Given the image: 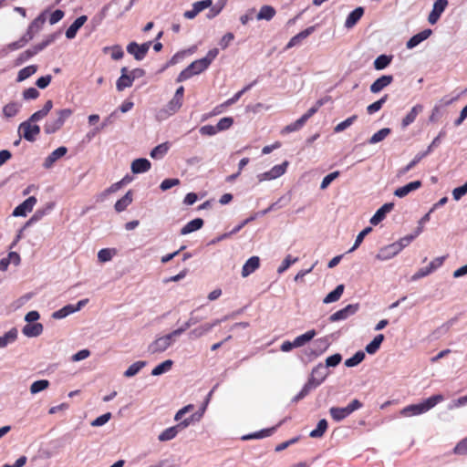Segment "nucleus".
<instances>
[{
  "label": "nucleus",
  "mask_w": 467,
  "mask_h": 467,
  "mask_svg": "<svg viewBox=\"0 0 467 467\" xmlns=\"http://www.w3.org/2000/svg\"><path fill=\"white\" fill-rule=\"evenodd\" d=\"M218 48H213L208 51L206 57L197 59L192 62L186 68H184L177 77V82H182L192 78V76L198 75L206 70L211 63L218 56Z\"/></svg>",
  "instance_id": "f257e3e1"
},
{
  "label": "nucleus",
  "mask_w": 467,
  "mask_h": 467,
  "mask_svg": "<svg viewBox=\"0 0 467 467\" xmlns=\"http://www.w3.org/2000/svg\"><path fill=\"white\" fill-rule=\"evenodd\" d=\"M443 400L444 397L441 394L433 395L420 403L409 405L403 408L400 413L403 417L420 415L435 407L439 402L442 401Z\"/></svg>",
  "instance_id": "f03ea898"
},
{
  "label": "nucleus",
  "mask_w": 467,
  "mask_h": 467,
  "mask_svg": "<svg viewBox=\"0 0 467 467\" xmlns=\"http://www.w3.org/2000/svg\"><path fill=\"white\" fill-rule=\"evenodd\" d=\"M55 113L56 116L48 119L44 125V131L47 134H53L59 130L65 121L73 114V110L71 109H62Z\"/></svg>",
  "instance_id": "7ed1b4c3"
},
{
  "label": "nucleus",
  "mask_w": 467,
  "mask_h": 467,
  "mask_svg": "<svg viewBox=\"0 0 467 467\" xmlns=\"http://www.w3.org/2000/svg\"><path fill=\"white\" fill-rule=\"evenodd\" d=\"M180 335H182V330L175 329L165 336L156 338L149 345L148 351L150 354L164 352L172 344L173 339Z\"/></svg>",
  "instance_id": "20e7f679"
},
{
  "label": "nucleus",
  "mask_w": 467,
  "mask_h": 467,
  "mask_svg": "<svg viewBox=\"0 0 467 467\" xmlns=\"http://www.w3.org/2000/svg\"><path fill=\"white\" fill-rule=\"evenodd\" d=\"M46 16H47V11H44L36 19H34V21L30 24L29 27L27 29V32L25 35V36L23 37V39L20 40L19 42L11 44L10 47H12L13 49L19 48V47H23L26 42H27L28 40H31L34 36V34L38 32L41 29V27L43 26V25L45 24V22L47 20Z\"/></svg>",
  "instance_id": "39448f33"
},
{
  "label": "nucleus",
  "mask_w": 467,
  "mask_h": 467,
  "mask_svg": "<svg viewBox=\"0 0 467 467\" xmlns=\"http://www.w3.org/2000/svg\"><path fill=\"white\" fill-rule=\"evenodd\" d=\"M362 407V403L358 400H353L347 407L339 408V407H332L329 410V413L331 418L335 421H341L347 417H348L352 412L360 409Z\"/></svg>",
  "instance_id": "423d86ee"
},
{
  "label": "nucleus",
  "mask_w": 467,
  "mask_h": 467,
  "mask_svg": "<svg viewBox=\"0 0 467 467\" xmlns=\"http://www.w3.org/2000/svg\"><path fill=\"white\" fill-rule=\"evenodd\" d=\"M35 123V121H30V119L22 122L18 127L20 137L28 141H35L40 133V127Z\"/></svg>",
  "instance_id": "0eeeda50"
},
{
  "label": "nucleus",
  "mask_w": 467,
  "mask_h": 467,
  "mask_svg": "<svg viewBox=\"0 0 467 467\" xmlns=\"http://www.w3.org/2000/svg\"><path fill=\"white\" fill-rule=\"evenodd\" d=\"M151 42H146L141 45L137 44L136 42H130L127 46V51L130 55L134 57L136 60H142L145 56L147 55L150 47Z\"/></svg>",
  "instance_id": "6e6552de"
},
{
  "label": "nucleus",
  "mask_w": 467,
  "mask_h": 467,
  "mask_svg": "<svg viewBox=\"0 0 467 467\" xmlns=\"http://www.w3.org/2000/svg\"><path fill=\"white\" fill-rule=\"evenodd\" d=\"M88 299H83L78 301L77 305H67L60 308L59 310L55 311L52 314V317L54 319L65 318L70 314L79 311L88 303Z\"/></svg>",
  "instance_id": "1a4fd4ad"
},
{
  "label": "nucleus",
  "mask_w": 467,
  "mask_h": 467,
  "mask_svg": "<svg viewBox=\"0 0 467 467\" xmlns=\"http://www.w3.org/2000/svg\"><path fill=\"white\" fill-rule=\"evenodd\" d=\"M328 374L327 368L324 364L319 363L313 368L311 377L307 382L312 383L313 387L316 388L326 379Z\"/></svg>",
  "instance_id": "9d476101"
},
{
  "label": "nucleus",
  "mask_w": 467,
  "mask_h": 467,
  "mask_svg": "<svg viewBox=\"0 0 467 467\" xmlns=\"http://www.w3.org/2000/svg\"><path fill=\"white\" fill-rule=\"evenodd\" d=\"M36 198L34 196L28 197L26 200H25L22 203H20L18 206H16L12 215L15 217H25L28 213H30L34 206L36 203Z\"/></svg>",
  "instance_id": "9b49d317"
},
{
  "label": "nucleus",
  "mask_w": 467,
  "mask_h": 467,
  "mask_svg": "<svg viewBox=\"0 0 467 467\" xmlns=\"http://www.w3.org/2000/svg\"><path fill=\"white\" fill-rule=\"evenodd\" d=\"M359 308L358 304L348 305L344 308L335 312L329 317L330 322H337L340 320H345L348 317L354 315Z\"/></svg>",
  "instance_id": "f8f14e48"
},
{
  "label": "nucleus",
  "mask_w": 467,
  "mask_h": 467,
  "mask_svg": "<svg viewBox=\"0 0 467 467\" xmlns=\"http://www.w3.org/2000/svg\"><path fill=\"white\" fill-rule=\"evenodd\" d=\"M443 263V257H437L433 259L428 266L419 269L411 277L412 280H418L424 276H427L432 273L435 269L440 267Z\"/></svg>",
  "instance_id": "ddd939ff"
},
{
  "label": "nucleus",
  "mask_w": 467,
  "mask_h": 467,
  "mask_svg": "<svg viewBox=\"0 0 467 467\" xmlns=\"http://www.w3.org/2000/svg\"><path fill=\"white\" fill-rule=\"evenodd\" d=\"M182 105V99L173 97L166 105L165 109L159 112L158 117L160 119H165L171 115H173L181 109Z\"/></svg>",
  "instance_id": "4468645a"
},
{
  "label": "nucleus",
  "mask_w": 467,
  "mask_h": 467,
  "mask_svg": "<svg viewBox=\"0 0 467 467\" xmlns=\"http://www.w3.org/2000/svg\"><path fill=\"white\" fill-rule=\"evenodd\" d=\"M213 5L212 0H202L195 2L192 5V8L191 10H187L183 13V16L186 19H193L202 10L210 7Z\"/></svg>",
  "instance_id": "2eb2a0df"
},
{
  "label": "nucleus",
  "mask_w": 467,
  "mask_h": 467,
  "mask_svg": "<svg viewBox=\"0 0 467 467\" xmlns=\"http://www.w3.org/2000/svg\"><path fill=\"white\" fill-rule=\"evenodd\" d=\"M447 5V0H436L434 2L432 10L428 17V21L430 24L434 25L439 20L441 15L445 10Z\"/></svg>",
  "instance_id": "dca6fc26"
},
{
  "label": "nucleus",
  "mask_w": 467,
  "mask_h": 467,
  "mask_svg": "<svg viewBox=\"0 0 467 467\" xmlns=\"http://www.w3.org/2000/svg\"><path fill=\"white\" fill-rule=\"evenodd\" d=\"M139 71L142 72L141 69H135L130 72V74H121L116 83L117 89L119 91H122L125 88L131 87L135 79V73Z\"/></svg>",
  "instance_id": "f3484780"
},
{
  "label": "nucleus",
  "mask_w": 467,
  "mask_h": 467,
  "mask_svg": "<svg viewBox=\"0 0 467 467\" xmlns=\"http://www.w3.org/2000/svg\"><path fill=\"white\" fill-rule=\"evenodd\" d=\"M67 152V149L64 146L58 147L55 150H53L44 161L43 167L46 169H50L54 163L66 155Z\"/></svg>",
  "instance_id": "a211bd4d"
},
{
  "label": "nucleus",
  "mask_w": 467,
  "mask_h": 467,
  "mask_svg": "<svg viewBox=\"0 0 467 467\" xmlns=\"http://www.w3.org/2000/svg\"><path fill=\"white\" fill-rule=\"evenodd\" d=\"M399 254V246L394 243L382 247L376 255V258L380 261H387L393 258Z\"/></svg>",
  "instance_id": "6ab92c4d"
},
{
  "label": "nucleus",
  "mask_w": 467,
  "mask_h": 467,
  "mask_svg": "<svg viewBox=\"0 0 467 467\" xmlns=\"http://www.w3.org/2000/svg\"><path fill=\"white\" fill-rule=\"evenodd\" d=\"M394 207L393 202H387L383 204L376 213L375 214L370 218L369 222L372 225L379 224L381 221L384 220L386 217V214L392 211Z\"/></svg>",
  "instance_id": "aec40b11"
},
{
  "label": "nucleus",
  "mask_w": 467,
  "mask_h": 467,
  "mask_svg": "<svg viewBox=\"0 0 467 467\" xmlns=\"http://www.w3.org/2000/svg\"><path fill=\"white\" fill-rule=\"evenodd\" d=\"M393 81V77L391 75H384L380 78H377L371 85H370V92L371 93H379L383 88L390 85Z\"/></svg>",
  "instance_id": "412c9836"
},
{
  "label": "nucleus",
  "mask_w": 467,
  "mask_h": 467,
  "mask_svg": "<svg viewBox=\"0 0 467 467\" xmlns=\"http://www.w3.org/2000/svg\"><path fill=\"white\" fill-rule=\"evenodd\" d=\"M421 182L420 181H414L411 182H409L408 184L399 187L394 191V195L399 198H404L409 193H410L413 191H416L421 187Z\"/></svg>",
  "instance_id": "4be33fe9"
},
{
  "label": "nucleus",
  "mask_w": 467,
  "mask_h": 467,
  "mask_svg": "<svg viewBox=\"0 0 467 467\" xmlns=\"http://www.w3.org/2000/svg\"><path fill=\"white\" fill-rule=\"evenodd\" d=\"M151 167L149 160L145 158H139L131 162L130 170L133 173H142L148 171Z\"/></svg>",
  "instance_id": "5701e85b"
},
{
  "label": "nucleus",
  "mask_w": 467,
  "mask_h": 467,
  "mask_svg": "<svg viewBox=\"0 0 467 467\" xmlns=\"http://www.w3.org/2000/svg\"><path fill=\"white\" fill-rule=\"evenodd\" d=\"M260 266V259L258 256L250 257L242 268V276L247 277L252 273H254Z\"/></svg>",
  "instance_id": "b1692460"
},
{
  "label": "nucleus",
  "mask_w": 467,
  "mask_h": 467,
  "mask_svg": "<svg viewBox=\"0 0 467 467\" xmlns=\"http://www.w3.org/2000/svg\"><path fill=\"white\" fill-rule=\"evenodd\" d=\"M432 31L431 29H425L409 39L406 44L407 48L411 49L420 44L422 41L426 40L431 35Z\"/></svg>",
  "instance_id": "393cba45"
},
{
  "label": "nucleus",
  "mask_w": 467,
  "mask_h": 467,
  "mask_svg": "<svg viewBox=\"0 0 467 467\" xmlns=\"http://www.w3.org/2000/svg\"><path fill=\"white\" fill-rule=\"evenodd\" d=\"M22 332L27 337H38L43 332V325L41 323H27Z\"/></svg>",
  "instance_id": "a878e982"
},
{
  "label": "nucleus",
  "mask_w": 467,
  "mask_h": 467,
  "mask_svg": "<svg viewBox=\"0 0 467 467\" xmlns=\"http://www.w3.org/2000/svg\"><path fill=\"white\" fill-rule=\"evenodd\" d=\"M87 16H81L79 17H78L70 26L67 29L66 31V36L67 38L68 39H72L76 36V34L78 32V30L85 24V22L87 21Z\"/></svg>",
  "instance_id": "bb28decb"
},
{
  "label": "nucleus",
  "mask_w": 467,
  "mask_h": 467,
  "mask_svg": "<svg viewBox=\"0 0 467 467\" xmlns=\"http://www.w3.org/2000/svg\"><path fill=\"white\" fill-rule=\"evenodd\" d=\"M315 31V26H309L306 29L299 32L296 36H294L286 45V48L289 49L295 46H296L300 41L306 38Z\"/></svg>",
  "instance_id": "cd10ccee"
},
{
  "label": "nucleus",
  "mask_w": 467,
  "mask_h": 467,
  "mask_svg": "<svg viewBox=\"0 0 467 467\" xmlns=\"http://www.w3.org/2000/svg\"><path fill=\"white\" fill-rule=\"evenodd\" d=\"M52 108H53V101L51 99L47 100L41 109L36 111L35 113H33L30 116V118H29L30 121L37 122V121L41 120L50 112Z\"/></svg>",
  "instance_id": "c85d7f7f"
},
{
  "label": "nucleus",
  "mask_w": 467,
  "mask_h": 467,
  "mask_svg": "<svg viewBox=\"0 0 467 467\" xmlns=\"http://www.w3.org/2000/svg\"><path fill=\"white\" fill-rule=\"evenodd\" d=\"M364 14V9L362 7H357L354 9L347 17L345 22V26L347 28L353 27L357 22L361 18Z\"/></svg>",
  "instance_id": "c756f323"
},
{
  "label": "nucleus",
  "mask_w": 467,
  "mask_h": 467,
  "mask_svg": "<svg viewBox=\"0 0 467 467\" xmlns=\"http://www.w3.org/2000/svg\"><path fill=\"white\" fill-rule=\"evenodd\" d=\"M345 290L344 285H338L333 291L328 293L326 297L323 299L324 304H330L337 302L340 299Z\"/></svg>",
  "instance_id": "7c9ffc66"
},
{
  "label": "nucleus",
  "mask_w": 467,
  "mask_h": 467,
  "mask_svg": "<svg viewBox=\"0 0 467 467\" xmlns=\"http://www.w3.org/2000/svg\"><path fill=\"white\" fill-rule=\"evenodd\" d=\"M422 109L423 107L421 105H415L402 119V127L405 128L411 124L416 119L418 114H420L422 111Z\"/></svg>",
  "instance_id": "2f4dec72"
},
{
  "label": "nucleus",
  "mask_w": 467,
  "mask_h": 467,
  "mask_svg": "<svg viewBox=\"0 0 467 467\" xmlns=\"http://www.w3.org/2000/svg\"><path fill=\"white\" fill-rule=\"evenodd\" d=\"M203 225V221L201 218H196L185 224L182 230L181 234L185 235L194 231L201 229Z\"/></svg>",
  "instance_id": "473e14b6"
},
{
  "label": "nucleus",
  "mask_w": 467,
  "mask_h": 467,
  "mask_svg": "<svg viewBox=\"0 0 467 467\" xmlns=\"http://www.w3.org/2000/svg\"><path fill=\"white\" fill-rule=\"evenodd\" d=\"M20 109V103L12 101L3 107L2 112L4 117L9 119L15 117L19 112Z\"/></svg>",
  "instance_id": "72a5a7b5"
},
{
  "label": "nucleus",
  "mask_w": 467,
  "mask_h": 467,
  "mask_svg": "<svg viewBox=\"0 0 467 467\" xmlns=\"http://www.w3.org/2000/svg\"><path fill=\"white\" fill-rule=\"evenodd\" d=\"M424 157L426 153H418L415 157L403 168L400 169L397 172L398 177L405 175L409 171L415 167Z\"/></svg>",
  "instance_id": "f704fd0d"
},
{
  "label": "nucleus",
  "mask_w": 467,
  "mask_h": 467,
  "mask_svg": "<svg viewBox=\"0 0 467 467\" xmlns=\"http://www.w3.org/2000/svg\"><path fill=\"white\" fill-rule=\"evenodd\" d=\"M316 335L317 333L314 329L308 330L305 334L296 337L293 341V345L296 346V348L303 347L311 339H313Z\"/></svg>",
  "instance_id": "c9c22d12"
},
{
  "label": "nucleus",
  "mask_w": 467,
  "mask_h": 467,
  "mask_svg": "<svg viewBox=\"0 0 467 467\" xmlns=\"http://www.w3.org/2000/svg\"><path fill=\"white\" fill-rule=\"evenodd\" d=\"M383 340H384L383 334L377 335L372 339V341L366 346V348H365L366 352L370 355L375 354L379 349L380 345L383 342Z\"/></svg>",
  "instance_id": "e433bc0d"
},
{
  "label": "nucleus",
  "mask_w": 467,
  "mask_h": 467,
  "mask_svg": "<svg viewBox=\"0 0 467 467\" xmlns=\"http://www.w3.org/2000/svg\"><path fill=\"white\" fill-rule=\"evenodd\" d=\"M275 10L274 7L271 5H263L256 16V19L269 21L275 16Z\"/></svg>",
  "instance_id": "4c0bfd02"
},
{
  "label": "nucleus",
  "mask_w": 467,
  "mask_h": 467,
  "mask_svg": "<svg viewBox=\"0 0 467 467\" xmlns=\"http://www.w3.org/2000/svg\"><path fill=\"white\" fill-rule=\"evenodd\" d=\"M147 365L146 361H136L132 363L123 373L124 377L131 378L137 375L141 368H143Z\"/></svg>",
  "instance_id": "58836bf2"
},
{
  "label": "nucleus",
  "mask_w": 467,
  "mask_h": 467,
  "mask_svg": "<svg viewBox=\"0 0 467 467\" xmlns=\"http://www.w3.org/2000/svg\"><path fill=\"white\" fill-rule=\"evenodd\" d=\"M103 52L106 54H109L111 58L114 60H119L123 57L124 52L120 46L115 45L112 47H106L103 48Z\"/></svg>",
  "instance_id": "ea45409f"
},
{
  "label": "nucleus",
  "mask_w": 467,
  "mask_h": 467,
  "mask_svg": "<svg viewBox=\"0 0 467 467\" xmlns=\"http://www.w3.org/2000/svg\"><path fill=\"white\" fill-rule=\"evenodd\" d=\"M132 202L131 192L129 191L121 199L115 203V210L119 213L124 211Z\"/></svg>",
  "instance_id": "a19ab883"
},
{
  "label": "nucleus",
  "mask_w": 467,
  "mask_h": 467,
  "mask_svg": "<svg viewBox=\"0 0 467 467\" xmlns=\"http://www.w3.org/2000/svg\"><path fill=\"white\" fill-rule=\"evenodd\" d=\"M169 150L168 142H164L154 147L150 155L153 159H161Z\"/></svg>",
  "instance_id": "79ce46f5"
},
{
  "label": "nucleus",
  "mask_w": 467,
  "mask_h": 467,
  "mask_svg": "<svg viewBox=\"0 0 467 467\" xmlns=\"http://www.w3.org/2000/svg\"><path fill=\"white\" fill-rule=\"evenodd\" d=\"M172 365H173V361L171 359H167V360L163 361L162 363L159 364L158 366H156L151 370V375L152 376H160V375L169 371L171 368Z\"/></svg>",
  "instance_id": "37998d69"
},
{
  "label": "nucleus",
  "mask_w": 467,
  "mask_h": 467,
  "mask_svg": "<svg viewBox=\"0 0 467 467\" xmlns=\"http://www.w3.org/2000/svg\"><path fill=\"white\" fill-rule=\"evenodd\" d=\"M49 387V381L47 379H39L34 381L30 386V393L32 395L37 394L43 390H46Z\"/></svg>",
  "instance_id": "c03bdc74"
},
{
  "label": "nucleus",
  "mask_w": 467,
  "mask_h": 467,
  "mask_svg": "<svg viewBox=\"0 0 467 467\" xmlns=\"http://www.w3.org/2000/svg\"><path fill=\"white\" fill-rule=\"evenodd\" d=\"M36 71H37V67L35 65L26 67L22 68L21 70H19V72L17 74L16 80L18 82H22V81L26 80V78H28L29 77H31L32 75H34Z\"/></svg>",
  "instance_id": "a18cd8bd"
},
{
  "label": "nucleus",
  "mask_w": 467,
  "mask_h": 467,
  "mask_svg": "<svg viewBox=\"0 0 467 467\" xmlns=\"http://www.w3.org/2000/svg\"><path fill=\"white\" fill-rule=\"evenodd\" d=\"M17 337V330L12 328L4 336L0 337V348L6 347L9 343L14 342Z\"/></svg>",
  "instance_id": "49530a36"
},
{
  "label": "nucleus",
  "mask_w": 467,
  "mask_h": 467,
  "mask_svg": "<svg viewBox=\"0 0 467 467\" xmlns=\"http://www.w3.org/2000/svg\"><path fill=\"white\" fill-rule=\"evenodd\" d=\"M179 433L178 428L175 426L170 427L164 430L158 437L160 441H171L177 436Z\"/></svg>",
  "instance_id": "de8ad7c7"
},
{
  "label": "nucleus",
  "mask_w": 467,
  "mask_h": 467,
  "mask_svg": "<svg viewBox=\"0 0 467 467\" xmlns=\"http://www.w3.org/2000/svg\"><path fill=\"white\" fill-rule=\"evenodd\" d=\"M327 429V421L322 419L318 421L317 428L310 431L309 436L311 438H321Z\"/></svg>",
  "instance_id": "09e8293b"
},
{
  "label": "nucleus",
  "mask_w": 467,
  "mask_h": 467,
  "mask_svg": "<svg viewBox=\"0 0 467 467\" xmlns=\"http://www.w3.org/2000/svg\"><path fill=\"white\" fill-rule=\"evenodd\" d=\"M391 60V56L380 55L374 60V67L377 70H382L390 64Z\"/></svg>",
  "instance_id": "8fccbe9b"
},
{
  "label": "nucleus",
  "mask_w": 467,
  "mask_h": 467,
  "mask_svg": "<svg viewBox=\"0 0 467 467\" xmlns=\"http://www.w3.org/2000/svg\"><path fill=\"white\" fill-rule=\"evenodd\" d=\"M365 358V353L363 351L356 352L351 358L346 359L345 366L348 368H352L358 366L361 363Z\"/></svg>",
  "instance_id": "3c124183"
},
{
  "label": "nucleus",
  "mask_w": 467,
  "mask_h": 467,
  "mask_svg": "<svg viewBox=\"0 0 467 467\" xmlns=\"http://www.w3.org/2000/svg\"><path fill=\"white\" fill-rule=\"evenodd\" d=\"M287 166H288V161H285L283 163H281L279 165L274 166L269 171V172L271 173L272 178L275 180V179H277V178L281 177L283 174H285V171H286Z\"/></svg>",
  "instance_id": "603ef678"
},
{
  "label": "nucleus",
  "mask_w": 467,
  "mask_h": 467,
  "mask_svg": "<svg viewBox=\"0 0 467 467\" xmlns=\"http://www.w3.org/2000/svg\"><path fill=\"white\" fill-rule=\"evenodd\" d=\"M212 329H213V325L203 324V325H202V326L192 329L189 333V336L193 337V338H198V337H202L203 335H205L206 333H208Z\"/></svg>",
  "instance_id": "864d4df0"
},
{
  "label": "nucleus",
  "mask_w": 467,
  "mask_h": 467,
  "mask_svg": "<svg viewBox=\"0 0 467 467\" xmlns=\"http://www.w3.org/2000/svg\"><path fill=\"white\" fill-rule=\"evenodd\" d=\"M390 133V130L389 128H383L374 133L369 139L368 142L370 144H376L378 142L382 141Z\"/></svg>",
  "instance_id": "5fc2aeb1"
},
{
  "label": "nucleus",
  "mask_w": 467,
  "mask_h": 467,
  "mask_svg": "<svg viewBox=\"0 0 467 467\" xmlns=\"http://www.w3.org/2000/svg\"><path fill=\"white\" fill-rule=\"evenodd\" d=\"M275 430V427L272 429L262 430L260 431L254 432L252 434L243 436V440H250V439H261L272 434V432Z\"/></svg>",
  "instance_id": "6e6d98bb"
},
{
  "label": "nucleus",
  "mask_w": 467,
  "mask_h": 467,
  "mask_svg": "<svg viewBox=\"0 0 467 467\" xmlns=\"http://www.w3.org/2000/svg\"><path fill=\"white\" fill-rule=\"evenodd\" d=\"M115 254V250L104 248L99 251L98 259L101 263L109 262L112 259Z\"/></svg>",
  "instance_id": "4d7b16f0"
},
{
  "label": "nucleus",
  "mask_w": 467,
  "mask_h": 467,
  "mask_svg": "<svg viewBox=\"0 0 467 467\" xmlns=\"http://www.w3.org/2000/svg\"><path fill=\"white\" fill-rule=\"evenodd\" d=\"M298 261L297 257H292L290 254H287L285 258L283 260L282 264L277 268V273L282 274L286 271L291 265L296 263Z\"/></svg>",
  "instance_id": "13d9d810"
},
{
  "label": "nucleus",
  "mask_w": 467,
  "mask_h": 467,
  "mask_svg": "<svg viewBox=\"0 0 467 467\" xmlns=\"http://www.w3.org/2000/svg\"><path fill=\"white\" fill-rule=\"evenodd\" d=\"M387 99H388V95H385L380 99L368 105L367 107L368 113L371 115V114H374L375 112L379 111L382 108L383 104L387 101Z\"/></svg>",
  "instance_id": "bf43d9fd"
},
{
  "label": "nucleus",
  "mask_w": 467,
  "mask_h": 467,
  "mask_svg": "<svg viewBox=\"0 0 467 467\" xmlns=\"http://www.w3.org/2000/svg\"><path fill=\"white\" fill-rule=\"evenodd\" d=\"M371 227H366L357 236L354 245L348 250V253L354 252L363 242L364 237L371 232Z\"/></svg>",
  "instance_id": "052dcab7"
},
{
  "label": "nucleus",
  "mask_w": 467,
  "mask_h": 467,
  "mask_svg": "<svg viewBox=\"0 0 467 467\" xmlns=\"http://www.w3.org/2000/svg\"><path fill=\"white\" fill-rule=\"evenodd\" d=\"M202 320V317H198L193 315V312L191 313L190 318L186 321L182 327H178L176 330H182V334L185 332L192 326L197 324Z\"/></svg>",
  "instance_id": "680f3d73"
},
{
  "label": "nucleus",
  "mask_w": 467,
  "mask_h": 467,
  "mask_svg": "<svg viewBox=\"0 0 467 467\" xmlns=\"http://www.w3.org/2000/svg\"><path fill=\"white\" fill-rule=\"evenodd\" d=\"M356 119H357V116L353 115L349 118H348L347 119H345L344 121L338 123L334 129L335 132H341V131L345 130L347 128L351 126Z\"/></svg>",
  "instance_id": "e2e57ef3"
},
{
  "label": "nucleus",
  "mask_w": 467,
  "mask_h": 467,
  "mask_svg": "<svg viewBox=\"0 0 467 467\" xmlns=\"http://www.w3.org/2000/svg\"><path fill=\"white\" fill-rule=\"evenodd\" d=\"M338 176H339V171H333V172L327 174V176H325L324 179L321 182L320 189L321 190L327 189L328 187V185L334 180H336Z\"/></svg>",
  "instance_id": "0e129e2a"
},
{
  "label": "nucleus",
  "mask_w": 467,
  "mask_h": 467,
  "mask_svg": "<svg viewBox=\"0 0 467 467\" xmlns=\"http://www.w3.org/2000/svg\"><path fill=\"white\" fill-rule=\"evenodd\" d=\"M233 123L234 119L231 117H224L221 119L216 125L218 132L228 130L233 125Z\"/></svg>",
  "instance_id": "69168bd1"
},
{
  "label": "nucleus",
  "mask_w": 467,
  "mask_h": 467,
  "mask_svg": "<svg viewBox=\"0 0 467 467\" xmlns=\"http://www.w3.org/2000/svg\"><path fill=\"white\" fill-rule=\"evenodd\" d=\"M314 389L312 383L306 382L301 391L293 398V402H297L303 398H305L312 389Z\"/></svg>",
  "instance_id": "338daca9"
},
{
  "label": "nucleus",
  "mask_w": 467,
  "mask_h": 467,
  "mask_svg": "<svg viewBox=\"0 0 467 467\" xmlns=\"http://www.w3.org/2000/svg\"><path fill=\"white\" fill-rule=\"evenodd\" d=\"M453 452L458 455L467 454V437L456 444Z\"/></svg>",
  "instance_id": "774afa93"
}]
</instances>
